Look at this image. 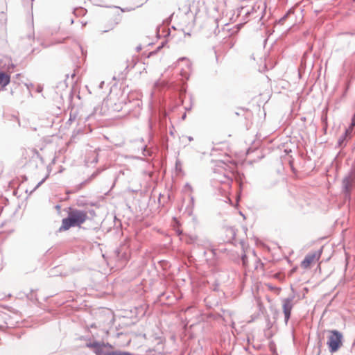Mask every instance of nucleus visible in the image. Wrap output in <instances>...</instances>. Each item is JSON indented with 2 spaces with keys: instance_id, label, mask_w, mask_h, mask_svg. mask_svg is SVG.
I'll return each instance as SVG.
<instances>
[{
  "instance_id": "8",
  "label": "nucleus",
  "mask_w": 355,
  "mask_h": 355,
  "mask_svg": "<svg viewBox=\"0 0 355 355\" xmlns=\"http://www.w3.org/2000/svg\"><path fill=\"white\" fill-rule=\"evenodd\" d=\"M105 355H133L132 354L128 352L114 351L109 352Z\"/></svg>"
},
{
  "instance_id": "7",
  "label": "nucleus",
  "mask_w": 355,
  "mask_h": 355,
  "mask_svg": "<svg viewBox=\"0 0 355 355\" xmlns=\"http://www.w3.org/2000/svg\"><path fill=\"white\" fill-rule=\"evenodd\" d=\"M103 346H104L103 344H101L98 342H94V343H90L87 344V347H88L89 348L93 349L96 355L102 354Z\"/></svg>"
},
{
  "instance_id": "10",
  "label": "nucleus",
  "mask_w": 355,
  "mask_h": 355,
  "mask_svg": "<svg viewBox=\"0 0 355 355\" xmlns=\"http://www.w3.org/2000/svg\"><path fill=\"white\" fill-rule=\"evenodd\" d=\"M280 275H280V274H279V273L275 274V278H279V277H280Z\"/></svg>"
},
{
  "instance_id": "9",
  "label": "nucleus",
  "mask_w": 355,
  "mask_h": 355,
  "mask_svg": "<svg viewBox=\"0 0 355 355\" xmlns=\"http://www.w3.org/2000/svg\"><path fill=\"white\" fill-rule=\"evenodd\" d=\"M15 67V64L11 63L10 64L7 68H6V72L7 73L10 74V73H12V70L14 69V68Z\"/></svg>"
},
{
  "instance_id": "1",
  "label": "nucleus",
  "mask_w": 355,
  "mask_h": 355,
  "mask_svg": "<svg viewBox=\"0 0 355 355\" xmlns=\"http://www.w3.org/2000/svg\"><path fill=\"white\" fill-rule=\"evenodd\" d=\"M87 219V215L85 211L77 209L71 210L68 216L62 219L60 231H66L71 227L80 226Z\"/></svg>"
},
{
  "instance_id": "5",
  "label": "nucleus",
  "mask_w": 355,
  "mask_h": 355,
  "mask_svg": "<svg viewBox=\"0 0 355 355\" xmlns=\"http://www.w3.org/2000/svg\"><path fill=\"white\" fill-rule=\"evenodd\" d=\"M293 297L286 298L282 300V309L285 316V320L287 322L291 316V310L293 307Z\"/></svg>"
},
{
  "instance_id": "4",
  "label": "nucleus",
  "mask_w": 355,
  "mask_h": 355,
  "mask_svg": "<svg viewBox=\"0 0 355 355\" xmlns=\"http://www.w3.org/2000/svg\"><path fill=\"white\" fill-rule=\"evenodd\" d=\"M321 255V250L309 253L301 262V267L305 270L310 268L313 264L319 261Z\"/></svg>"
},
{
  "instance_id": "3",
  "label": "nucleus",
  "mask_w": 355,
  "mask_h": 355,
  "mask_svg": "<svg viewBox=\"0 0 355 355\" xmlns=\"http://www.w3.org/2000/svg\"><path fill=\"white\" fill-rule=\"evenodd\" d=\"M39 156L40 154L35 148H28L23 149L21 152L19 163L22 166H26L35 162Z\"/></svg>"
},
{
  "instance_id": "11",
  "label": "nucleus",
  "mask_w": 355,
  "mask_h": 355,
  "mask_svg": "<svg viewBox=\"0 0 355 355\" xmlns=\"http://www.w3.org/2000/svg\"><path fill=\"white\" fill-rule=\"evenodd\" d=\"M243 264H244V265L245 264V257H243Z\"/></svg>"
},
{
  "instance_id": "6",
  "label": "nucleus",
  "mask_w": 355,
  "mask_h": 355,
  "mask_svg": "<svg viewBox=\"0 0 355 355\" xmlns=\"http://www.w3.org/2000/svg\"><path fill=\"white\" fill-rule=\"evenodd\" d=\"M10 82V74L0 70V87L5 88Z\"/></svg>"
},
{
  "instance_id": "2",
  "label": "nucleus",
  "mask_w": 355,
  "mask_h": 355,
  "mask_svg": "<svg viewBox=\"0 0 355 355\" xmlns=\"http://www.w3.org/2000/svg\"><path fill=\"white\" fill-rule=\"evenodd\" d=\"M327 345L331 353L336 352L343 346V334L337 330L329 331Z\"/></svg>"
}]
</instances>
